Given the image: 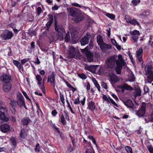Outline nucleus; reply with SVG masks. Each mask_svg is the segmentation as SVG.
<instances>
[{"label":"nucleus","mask_w":153,"mask_h":153,"mask_svg":"<svg viewBox=\"0 0 153 153\" xmlns=\"http://www.w3.org/2000/svg\"><path fill=\"white\" fill-rule=\"evenodd\" d=\"M111 41L112 43L115 46L117 45V43L116 40L114 39H111Z\"/></svg>","instance_id":"nucleus-63"},{"label":"nucleus","mask_w":153,"mask_h":153,"mask_svg":"<svg viewBox=\"0 0 153 153\" xmlns=\"http://www.w3.org/2000/svg\"><path fill=\"white\" fill-rule=\"evenodd\" d=\"M102 99L103 100L106 101L107 103L110 102L109 100H108V98L106 95H103Z\"/></svg>","instance_id":"nucleus-40"},{"label":"nucleus","mask_w":153,"mask_h":153,"mask_svg":"<svg viewBox=\"0 0 153 153\" xmlns=\"http://www.w3.org/2000/svg\"><path fill=\"white\" fill-rule=\"evenodd\" d=\"M60 98L61 101L63 104H64L65 101H64V97L63 95L60 93Z\"/></svg>","instance_id":"nucleus-45"},{"label":"nucleus","mask_w":153,"mask_h":153,"mask_svg":"<svg viewBox=\"0 0 153 153\" xmlns=\"http://www.w3.org/2000/svg\"><path fill=\"white\" fill-rule=\"evenodd\" d=\"M102 87L105 89H107V86L106 84L104 82H102Z\"/></svg>","instance_id":"nucleus-58"},{"label":"nucleus","mask_w":153,"mask_h":153,"mask_svg":"<svg viewBox=\"0 0 153 153\" xmlns=\"http://www.w3.org/2000/svg\"><path fill=\"white\" fill-rule=\"evenodd\" d=\"M42 11V9L40 7H38L37 9V12L38 15H39Z\"/></svg>","instance_id":"nucleus-51"},{"label":"nucleus","mask_w":153,"mask_h":153,"mask_svg":"<svg viewBox=\"0 0 153 153\" xmlns=\"http://www.w3.org/2000/svg\"><path fill=\"white\" fill-rule=\"evenodd\" d=\"M28 60V59H25L22 60L21 61V62L22 64H24V63L27 62Z\"/></svg>","instance_id":"nucleus-53"},{"label":"nucleus","mask_w":153,"mask_h":153,"mask_svg":"<svg viewBox=\"0 0 153 153\" xmlns=\"http://www.w3.org/2000/svg\"><path fill=\"white\" fill-rule=\"evenodd\" d=\"M95 85L97 88L98 90L99 91H100V86L99 85L97 81L95 79L93 81Z\"/></svg>","instance_id":"nucleus-34"},{"label":"nucleus","mask_w":153,"mask_h":153,"mask_svg":"<svg viewBox=\"0 0 153 153\" xmlns=\"http://www.w3.org/2000/svg\"><path fill=\"white\" fill-rule=\"evenodd\" d=\"M132 38L134 40V42L137 43V41L138 40V37L136 36H132Z\"/></svg>","instance_id":"nucleus-41"},{"label":"nucleus","mask_w":153,"mask_h":153,"mask_svg":"<svg viewBox=\"0 0 153 153\" xmlns=\"http://www.w3.org/2000/svg\"><path fill=\"white\" fill-rule=\"evenodd\" d=\"M147 148L150 153H153V147L151 145H148Z\"/></svg>","instance_id":"nucleus-35"},{"label":"nucleus","mask_w":153,"mask_h":153,"mask_svg":"<svg viewBox=\"0 0 153 153\" xmlns=\"http://www.w3.org/2000/svg\"><path fill=\"white\" fill-rule=\"evenodd\" d=\"M85 153H94L93 151V149L91 146H88L87 148L85 151Z\"/></svg>","instance_id":"nucleus-30"},{"label":"nucleus","mask_w":153,"mask_h":153,"mask_svg":"<svg viewBox=\"0 0 153 153\" xmlns=\"http://www.w3.org/2000/svg\"><path fill=\"white\" fill-rule=\"evenodd\" d=\"M30 121V120L28 117L24 118L22 120V122L24 125H27Z\"/></svg>","instance_id":"nucleus-23"},{"label":"nucleus","mask_w":153,"mask_h":153,"mask_svg":"<svg viewBox=\"0 0 153 153\" xmlns=\"http://www.w3.org/2000/svg\"><path fill=\"white\" fill-rule=\"evenodd\" d=\"M61 122L62 123L63 125L65 124V118L63 115H62L61 117Z\"/></svg>","instance_id":"nucleus-44"},{"label":"nucleus","mask_w":153,"mask_h":153,"mask_svg":"<svg viewBox=\"0 0 153 153\" xmlns=\"http://www.w3.org/2000/svg\"><path fill=\"white\" fill-rule=\"evenodd\" d=\"M118 87L120 88L124 89L127 91H131L133 90V88L131 86L126 83H124L119 85Z\"/></svg>","instance_id":"nucleus-14"},{"label":"nucleus","mask_w":153,"mask_h":153,"mask_svg":"<svg viewBox=\"0 0 153 153\" xmlns=\"http://www.w3.org/2000/svg\"><path fill=\"white\" fill-rule=\"evenodd\" d=\"M100 49L103 51H106L111 48V46L105 43L104 42L100 45Z\"/></svg>","instance_id":"nucleus-20"},{"label":"nucleus","mask_w":153,"mask_h":153,"mask_svg":"<svg viewBox=\"0 0 153 153\" xmlns=\"http://www.w3.org/2000/svg\"><path fill=\"white\" fill-rule=\"evenodd\" d=\"M91 37V34L88 33L86 35L82 38L80 41V43L82 45H84L88 44L89 40Z\"/></svg>","instance_id":"nucleus-9"},{"label":"nucleus","mask_w":153,"mask_h":153,"mask_svg":"<svg viewBox=\"0 0 153 153\" xmlns=\"http://www.w3.org/2000/svg\"><path fill=\"white\" fill-rule=\"evenodd\" d=\"M106 15L108 17L111 19H113L115 18V16L113 14L108 13L106 14Z\"/></svg>","instance_id":"nucleus-37"},{"label":"nucleus","mask_w":153,"mask_h":153,"mask_svg":"<svg viewBox=\"0 0 153 153\" xmlns=\"http://www.w3.org/2000/svg\"><path fill=\"white\" fill-rule=\"evenodd\" d=\"M17 102L18 105L21 108L23 106H24V107L26 109H27V108L26 107L25 103V102H24V100H17Z\"/></svg>","instance_id":"nucleus-22"},{"label":"nucleus","mask_w":153,"mask_h":153,"mask_svg":"<svg viewBox=\"0 0 153 153\" xmlns=\"http://www.w3.org/2000/svg\"><path fill=\"white\" fill-rule=\"evenodd\" d=\"M3 82L4 83L10 82L11 80V77L10 75L8 74H3L1 76Z\"/></svg>","instance_id":"nucleus-19"},{"label":"nucleus","mask_w":153,"mask_h":153,"mask_svg":"<svg viewBox=\"0 0 153 153\" xmlns=\"http://www.w3.org/2000/svg\"><path fill=\"white\" fill-rule=\"evenodd\" d=\"M58 7L56 5H55L52 8V10H56L58 9Z\"/></svg>","instance_id":"nucleus-61"},{"label":"nucleus","mask_w":153,"mask_h":153,"mask_svg":"<svg viewBox=\"0 0 153 153\" xmlns=\"http://www.w3.org/2000/svg\"><path fill=\"white\" fill-rule=\"evenodd\" d=\"M13 64L18 68H21L22 65L19 62L15 60H13Z\"/></svg>","instance_id":"nucleus-28"},{"label":"nucleus","mask_w":153,"mask_h":153,"mask_svg":"<svg viewBox=\"0 0 153 153\" xmlns=\"http://www.w3.org/2000/svg\"><path fill=\"white\" fill-rule=\"evenodd\" d=\"M10 109L12 113L15 114L16 112V108L17 107V101L13 100H11L10 103Z\"/></svg>","instance_id":"nucleus-10"},{"label":"nucleus","mask_w":153,"mask_h":153,"mask_svg":"<svg viewBox=\"0 0 153 153\" xmlns=\"http://www.w3.org/2000/svg\"><path fill=\"white\" fill-rule=\"evenodd\" d=\"M125 64L122 56L119 55L118 56L114 55L108 58L105 61V66L108 68L112 69L117 65L116 71L118 74H120L123 65Z\"/></svg>","instance_id":"nucleus-1"},{"label":"nucleus","mask_w":153,"mask_h":153,"mask_svg":"<svg viewBox=\"0 0 153 153\" xmlns=\"http://www.w3.org/2000/svg\"><path fill=\"white\" fill-rule=\"evenodd\" d=\"M7 110L5 108L0 109V120L3 122H7L8 120V117L6 116Z\"/></svg>","instance_id":"nucleus-4"},{"label":"nucleus","mask_w":153,"mask_h":153,"mask_svg":"<svg viewBox=\"0 0 153 153\" xmlns=\"http://www.w3.org/2000/svg\"><path fill=\"white\" fill-rule=\"evenodd\" d=\"M28 33L31 36L32 35H35L36 34V33L34 30H28Z\"/></svg>","instance_id":"nucleus-36"},{"label":"nucleus","mask_w":153,"mask_h":153,"mask_svg":"<svg viewBox=\"0 0 153 153\" xmlns=\"http://www.w3.org/2000/svg\"><path fill=\"white\" fill-rule=\"evenodd\" d=\"M10 140L11 144L14 147H15L16 146V142L15 138L12 137L10 138Z\"/></svg>","instance_id":"nucleus-26"},{"label":"nucleus","mask_w":153,"mask_h":153,"mask_svg":"<svg viewBox=\"0 0 153 153\" xmlns=\"http://www.w3.org/2000/svg\"><path fill=\"white\" fill-rule=\"evenodd\" d=\"M76 51L73 46H70L69 48V50H68L69 56L71 58H75L76 59H80V58L79 56H76V57H75L76 54Z\"/></svg>","instance_id":"nucleus-8"},{"label":"nucleus","mask_w":153,"mask_h":153,"mask_svg":"<svg viewBox=\"0 0 153 153\" xmlns=\"http://www.w3.org/2000/svg\"><path fill=\"white\" fill-rule=\"evenodd\" d=\"M36 79L38 81H41L42 80V78L39 75H37L36 76Z\"/></svg>","instance_id":"nucleus-50"},{"label":"nucleus","mask_w":153,"mask_h":153,"mask_svg":"<svg viewBox=\"0 0 153 153\" xmlns=\"http://www.w3.org/2000/svg\"><path fill=\"white\" fill-rule=\"evenodd\" d=\"M125 19H126V20L127 23H130L131 19H130L128 17H126Z\"/></svg>","instance_id":"nucleus-60"},{"label":"nucleus","mask_w":153,"mask_h":153,"mask_svg":"<svg viewBox=\"0 0 153 153\" xmlns=\"http://www.w3.org/2000/svg\"><path fill=\"white\" fill-rule=\"evenodd\" d=\"M80 13V10L78 8L73 7L70 9V15L76 17L72 19L76 22H79L82 20V18L79 15Z\"/></svg>","instance_id":"nucleus-3"},{"label":"nucleus","mask_w":153,"mask_h":153,"mask_svg":"<svg viewBox=\"0 0 153 153\" xmlns=\"http://www.w3.org/2000/svg\"><path fill=\"white\" fill-rule=\"evenodd\" d=\"M54 18L55 29L56 31L57 32V34L56 39L60 41L62 40L63 39L64 36H65V41L66 42H69L70 39L69 32H68L66 34L62 27L58 24L56 17L55 16Z\"/></svg>","instance_id":"nucleus-2"},{"label":"nucleus","mask_w":153,"mask_h":153,"mask_svg":"<svg viewBox=\"0 0 153 153\" xmlns=\"http://www.w3.org/2000/svg\"><path fill=\"white\" fill-rule=\"evenodd\" d=\"M79 76L80 78L83 79H85L87 78L86 76H85L84 74H79Z\"/></svg>","instance_id":"nucleus-47"},{"label":"nucleus","mask_w":153,"mask_h":153,"mask_svg":"<svg viewBox=\"0 0 153 153\" xmlns=\"http://www.w3.org/2000/svg\"><path fill=\"white\" fill-rule=\"evenodd\" d=\"M48 16L49 19L48 22H51L52 23L53 21V16L51 14H49L48 15Z\"/></svg>","instance_id":"nucleus-48"},{"label":"nucleus","mask_w":153,"mask_h":153,"mask_svg":"<svg viewBox=\"0 0 153 153\" xmlns=\"http://www.w3.org/2000/svg\"><path fill=\"white\" fill-rule=\"evenodd\" d=\"M48 82H50L52 84L51 85L53 86V87L55 88V82L54 73V72H52L50 76L48 77Z\"/></svg>","instance_id":"nucleus-15"},{"label":"nucleus","mask_w":153,"mask_h":153,"mask_svg":"<svg viewBox=\"0 0 153 153\" xmlns=\"http://www.w3.org/2000/svg\"><path fill=\"white\" fill-rule=\"evenodd\" d=\"M123 103L127 107L131 108L132 110L134 109V105L132 102L130 100H128L126 101L123 102Z\"/></svg>","instance_id":"nucleus-17"},{"label":"nucleus","mask_w":153,"mask_h":153,"mask_svg":"<svg viewBox=\"0 0 153 153\" xmlns=\"http://www.w3.org/2000/svg\"><path fill=\"white\" fill-rule=\"evenodd\" d=\"M144 90L145 93H146L148 92L149 88L145 86L144 87Z\"/></svg>","instance_id":"nucleus-64"},{"label":"nucleus","mask_w":153,"mask_h":153,"mask_svg":"<svg viewBox=\"0 0 153 153\" xmlns=\"http://www.w3.org/2000/svg\"><path fill=\"white\" fill-rule=\"evenodd\" d=\"M11 88V85L10 82L4 83L3 86V91L6 92H9Z\"/></svg>","instance_id":"nucleus-13"},{"label":"nucleus","mask_w":153,"mask_h":153,"mask_svg":"<svg viewBox=\"0 0 153 153\" xmlns=\"http://www.w3.org/2000/svg\"><path fill=\"white\" fill-rule=\"evenodd\" d=\"M22 93H23V94L25 96V98L26 99H27L28 100H30L29 98V97H28V96H27V95L26 93L25 92L23 91L22 92Z\"/></svg>","instance_id":"nucleus-59"},{"label":"nucleus","mask_w":153,"mask_h":153,"mask_svg":"<svg viewBox=\"0 0 153 153\" xmlns=\"http://www.w3.org/2000/svg\"><path fill=\"white\" fill-rule=\"evenodd\" d=\"M128 79L129 81L131 82H133L134 81L135 77L134 75L132 74V73L130 74Z\"/></svg>","instance_id":"nucleus-29"},{"label":"nucleus","mask_w":153,"mask_h":153,"mask_svg":"<svg viewBox=\"0 0 153 153\" xmlns=\"http://www.w3.org/2000/svg\"><path fill=\"white\" fill-rule=\"evenodd\" d=\"M85 69L86 70H87L89 71H91L92 69V67L90 66L86 65L85 67Z\"/></svg>","instance_id":"nucleus-52"},{"label":"nucleus","mask_w":153,"mask_h":153,"mask_svg":"<svg viewBox=\"0 0 153 153\" xmlns=\"http://www.w3.org/2000/svg\"><path fill=\"white\" fill-rule=\"evenodd\" d=\"M57 112L56 111V110L55 109H54L52 112V114L54 116H55L57 114Z\"/></svg>","instance_id":"nucleus-57"},{"label":"nucleus","mask_w":153,"mask_h":153,"mask_svg":"<svg viewBox=\"0 0 153 153\" xmlns=\"http://www.w3.org/2000/svg\"><path fill=\"white\" fill-rule=\"evenodd\" d=\"M71 4L72 6H74L78 7H81V6L79 4H78L77 3H73Z\"/></svg>","instance_id":"nucleus-54"},{"label":"nucleus","mask_w":153,"mask_h":153,"mask_svg":"<svg viewBox=\"0 0 153 153\" xmlns=\"http://www.w3.org/2000/svg\"><path fill=\"white\" fill-rule=\"evenodd\" d=\"M26 134L25 133V130L24 129L21 130L20 136L22 138H24Z\"/></svg>","instance_id":"nucleus-33"},{"label":"nucleus","mask_w":153,"mask_h":153,"mask_svg":"<svg viewBox=\"0 0 153 153\" xmlns=\"http://www.w3.org/2000/svg\"><path fill=\"white\" fill-rule=\"evenodd\" d=\"M146 105L145 103H143L141 108L138 111H136V114L139 117H143L146 113Z\"/></svg>","instance_id":"nucleus-7"},{"label":"nucleus","mask_w":153,"mask_h":153,"mask_svg":"<svg viewBox=\"0 0 153 153\" xmlns=\"http://www.w3.org/2000/svg\"><path fill=\"white\" fill-rule=\"evenodd\" d=\"M134 93L135 97L140 96L141 95V90L140 87L137 86L135 87Z\"/></svg>","instance_id":"nucleus-21"},{"label":"nucleus","mask_w":153,"mask_h":153,"mask_svg":"<svg viewBox=\"0 0 153 153\" xmlns=\"http://www.w3.org/2000/svg\"><path fill=\"white\" fill-rule=\"evenodd\" d=\"M97 41L99 45L104 42L103 41L102 38L100 35H98L97 36Z\"/></svg>","instance_id":"nucleus-24"},{"label":"nucleus","mask_w":153,"mask_h":153,"mask_svg":"<svg viewBox=\"0 0 153 153\" xmlns=\"http://www.w3.org/2000/svg\"><path fill=\"white\" fill-rule=\"evenodd\" d=\"M136 53L137 59L140 62H141L142 60V56L143 55L142 48H140Z\"/></svg>","instance_id":"nucleus-16"},{"label":"nucleus","mask_w":153,"mask_h":153,"mask_svg":"<svg viewBox=\"0 0 153 153\" xmlns=\"http://www.w3.org/2000/svg\"><path fill=\"white\" fill-rule=\"evenodd\" d=\"M48 32V29H47L46 30H45V32H43L42 33V36H46Z\"/></svg>","instance_id":"nucleus-55"},{"label":"nucleus","mask_w":153,"mask_h":153,"mask_svg":"<svg viewBox=\"0 0 153 153\" xmlns=\"http://www.w3.org/2000/svg\"><path fill=\"white\" fill-rule=\"evenodd\" d=\"M17 100H24V97L21 94H19L17 95Z\"/></svg>","instance_id":"nucleus-39"},{"label":"nucleus","mask_w":153,"mask_h":153,"mask_svg":"<svg viewBox=\"0 0 153 153\" xmlns=\"http://www.w3.org/2000/svg\"><path fill=\"white\" fill-rule=\"evenodd\" d=\"M88 108L91 111L94 110L95 108L94 103L92 101L90 102L88 104Z\"/></svg>","instance_id":"nucleus-25"},{"label":"nucleus","mask_w":153,"mask_h":153,"mask_svg":"<svg viewBox=\"0 0 153 153\" xmlns=\"http://www.w3.org/2000/svg\"><path fill=\"white\" fill-rule=\"evenodd\" d=\"M130 35L131 36L138 35H140V32L138 31L135 30L133 31H131L130 32Z\"/></svg>","instance_id":"nucleus-27"},{"label":"nucleus","mask_w":153,"mask_h":153,"mask_svg":"<svg viewBox=\"0 0 153 153\" xmlns=\"http://www.w3.org/2000/svg\"><path fill=\"white\" fill-rule=\"evenodd\" d=\"M88 47L85 49L81 50V52L84 53L86 55L87 59L89 62H92L93 60V57L92 53L87 50Z\"/></svg>","instance_id":"nucleus-6"},{"label":"nucleus","mask_w":153,"mask_h":153,"mask_svg":"<svg viewBox=\"0 0 153 153\" xmlns=\"http://www.w3.org/2000/svg\"><path fill=\"white\" fill-rule=\"evenodd\" d=\"M93 44L92 41H90V42L89 45V46H88L87 47H88V48H87V50L88 49L92 48L93 47Z\"/></svg>","instance_id":"nucleus-46"},{"label":"nucleus","mask_w":153,"mask_h":153,"mask_svg":"<svg viewBox=\"0 0 153 153\" xmlns=\"http://www.w3.org/2000/svg\"><path fill=\"white\" fill-rule=\"evenodd\" d=\"M13 36V33L8 31H4L2 34V37L3 39L5 40L10 39L12 38Z\"/></svg>","instance_id":"nucleus-11"},{"label":"nucleus","mask_w":153,"mask_h":153,"mask_svg":"<svg viewBox=\"0 0 153 153\" xmlns=\"http://www.w3.org/2000/svg\"><path fill=\"white\" fill-rule=\"evenodd\" d=\"M67 102L68 105V107L69 108L71 113H74V112L73 111L72 109V108L69 104V103L68 102V100L67 101Z\"/></svg>","instance_id":"nucleus-49"},{"label":"nucleus","mask_w":153,"mask_h":153,"mask_svg":"<svg viewBox=\"0 0 153 153\" xmlns=\"http://www.w3.org/2000/svg\"><path fill=\"white\" fill-rule=\"evenodd\" d=\"M78 100H77V99H76L75 100V101L74 102V104L77 105L79 103V98H78L77 99Z\"/></svg>","instance_id":"nucleus-62"},{"label":"nucleus","mask_w":153,"mask_h":153,"mask_svg":"<svg viewBox=\"0 0 153 153\" xmlns=\"http://www.w3.org/2000/svg\"><path fill=\"white\" fill-rule=\"evenodd\" d=\"M108 100H110L111 103L115 106L118 107L117 104L114 102V101L112 100L110 97H108Z\"/></svg>","instance_id":"nucleus-42"},{"label":"nucleus","mask_w":153,"mask_h":153,"mask_svg":"<svg viewBox=\"0 0 153 153\" xmlns=\"http://www.w3.org/2000/svg\"><path fill=\"white\" fill-rule=\"evenodd\" d=\"M52 23L51 22H48L46 24V27L47 28V29H48V28L50 27Z\"/></svg>","instance_id":"nucleus-56"},{"label":"nucleus","mask_w":153,"mask_h":153,"mask_svg":"<svg viewBox=\"0 0 153 153\" xmlns=\"http://www.w3.org/2000/svg\"><path fill=\"white\" fill-rule=\"evenodd\" d=\"M113 70L110 69L108 70V74L111 82L113 83H115L118 81L119 79L117 75L113 73Z\"/></svg>","instance_id":"nucleus-5"},{"label":"nucleus","mask_w":153,"mask_h":153,"mask_svg":"<svg viewBox=\"0 0 153 153\" xmlns=\"http://www.w3.org/2000/svg\"><path fill=\"white\" fill-rule=\"evenodd\" d=\"M125 149L127 153H132V149L130 147L128 146H126Z\"/></svg>","instance_id":"nucleus-32"},{"label":"nucleus","mask_w":153,"mask_h":153,"mask_svg":"<svg viewBox=\"0 0 153 153\" xmlns=\"http://www.w3.org/2000/svg\"><path fill=\"white\" fill-rule=\"evenodd\" d=\"M10 126L7 124H4L1 125L0 126V128L1 131L3 132H7L10 130Z\"/></svg>","instance_id":"nucleus-18"},{"label":"nucleus","mask_w":153,"mask_h":153,"mask_svg":"<svg viewBox=\"0 0 153 153\" xmlns=\"http://www.w3.org/2000/svg\"><path fill=\"white\" fill-rule=\"evenodd\" d=\"M36 148L35 149V151L36 152H39V143H37L36 146Z\"/></svg>","instance_id":"nucleus-43"},{"label":"nucleus","mask_w":153,"mask_h":153,"mask_svg":"<svg viewBox=\"0 0 153 153\" xmlns=\"http://www.w3.org/2000/svg\"><path fill=\"white\" fill-rule=\"evenodd\" d=\"M130 23L134 25H135L136 24L138 25H140L139 23L134 19L133 20L131 19Z\"/></svg>","instance_id":"nucleus-31"},{"label":"nucleus","mask_w":153,"mask_h":153,"mask_svg":"<svg viewBox=\"0 0 153 153\" xmlns=\"http://www.w3.org/2000/svg\"><path fill=\"white\" fill-rule=\"evenodd\" d=\"M140 0H133L131 1L132 3L135 6H136L137 4L140 3Z\"/></svg>","instance_id":"nucleus-38"},{"label":"nucleus","mask_w":153,"mask_h":153,"mask_svg":"<svg viewBox=\"0 0 153 153\" xmlns=\"http://www.w3.org/2000/svg\"><path fill=\"white\" fill-rule=\"evenodd\" d=\"M147 79L148 82L150 83L153 81V71L150 70H148L147 71Z\"/></svg>","instance_id":"nucleus-12"}]
</instances>
